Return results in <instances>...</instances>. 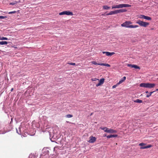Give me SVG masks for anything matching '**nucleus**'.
Here are the masks:
<instances>
[{"mask_svg":"<svg viewBox=\"0 0 158 158\" xmlns=\"http://www.w3.org/2000/svg\"><path fill=\"white\" fill-rule=\"evenodd\" d=\"M155 85L154 83H141L139 85L140 87L150 89L153 88Z\"/></svg>","mask_w":158,"mask_h":158,"instance_id":"obj_1","label":"nucleus"},{"mask_svg":"<svg viewBox=\"0 0 158 158\" xmlns=\"http://www.w3.org/2000/svg\"><path fill=\"white\" fill-rule=\"evenodd\" d=\"M131 5L127 4H121L118 5H114L112 6V8H120L125 7H130Z\"/></svg>","mask_w":158,"mask_h":158,"instance_id":"obj_2","label":"nucleus"},{"mask_svg":"<svg viewBox=\"0 0 158 158\" xmlns=\"http://www.w3.org/2000/svg\"><path fill=\"white\" fill-rule=\"evenodd\" d=\"M136 23L139 24L140 26L144 27H146L149 24V23L144 22L139 20H137Z\"/></svg>","mask_w":158,"mask_h":158,"instance_id":"obj_3","label":"nucleus"},{"mask_svg":"<svg viewBox=\"0 0 158 158\" xmlns=\"http://www.w3.org/2000/svg\"><path fill=\"white\" fill-rule=\"evenodd\" d=\"M132 23L129 21H127L121 24L122 27H125L127 28H131Z\"/></svg>","mask_w":158,"mask_h":158,"instance_id":"obj_4","label":"nucleus"},{"mask_svg":"<svg viewBox=\"0 0 158 158\" xmlns=\"http://www.w3.org/2000/svg\"><path fill=\"white\" fill-rule=\"evenodd\" d=\"M60 15H73V13L72 12L69 11H65L60 12L59 13Z\"/></svg>","mask_w":158,"mask_h":158,"instance_id":"obj_5","label":"nucleus"},{"mask_svg":"<svg viewBox=\"0 0 158 158\" xmlns=\"http://www.w3.org/2000/svg\"><path fill=\"white\" fill-rule=\"evenodd\" d=\"M145 144L143 143H140L139 144V145L141 146V147H140V148L141 149H146L151 148L152 147V145H148L147 146H145Z\"/></svg>","mask_w":158,"mask_h":158,"instance_id":"obj_6","label":"nucleus"},{"mask_svg":"<svg viewBox=\"0 0 158 158\" xmlns=\"http://www.w3.org/2000/svg\"><path fill=\"white\" fill-rule=\"evenodd\" d=\"M127 65L128 67H131L132 68H134L135 69H138L139 70L140 69V67L136 65L127 64Z\"/></svg>","mask_w":158,"mask_h":158,"instance_id":"obj_7","label":"nucleus"},{"mask_svg":"<svg viewBox=\"0 0 158 158\" xmlns=\"http://www.w3.org/2000/svg\"><path fill=\"white\" fill-rule=\"evenodd\" d=\"M89 139L88 142L90 143H94L96 139V138L94 136H91L89 138Z\"/></svg>","mask_w":158,"mask_h":158,"instance_id":"obj_8","label":"nucleus"},{"mask_svg":"<svg viewBox=\"0 0 158 158\" xmlns=\"http://www.w3.org/2000/svg\"><path fill=\"white\" fill-rule=\"evenodd\" d=\"M102 53L103 54H105L108 56H111L115 54V53L114 52H103Z\"/></svg>","mask_w":158,"mask_h":158,"instance_id":"obj_9","label":"nucleus"},{"mask_svg":"<svg viewBox=\"0 0 158 158\" xmlns=\"http://www.w3.org/2000/svg\"><path fill=\"white\" fill-rule=\"evenodd\" d=\"M104 78L101 79L99 81V83L96 85V86L98 87L99 86L101 85L102 84L104 83Z\"/></svg>","mask_w":158,"mask_h":158,"instance_id":"obj_10","label":"nucleus"},{"mask_svg":"<svg viewBox=\"0 0 158 158\" xmlns=\"http://www.w3.org/2000/svg\"><path fill=\"white\" fill-rule=\"evenodd\" d=\"M117 131L116 130H114L111 129H109L107 133H117Z\"/></svg>","mask_w":158,"mask_h":158,"instance_id":"obj_11","label":"nucleus"},{"mask_svg":"<svg viewBox=\"0 0 158 158\" xmlns=\"http://www.w3.org/2000/svg\"><path fill=\"white\" fill-rule=\"evenodd\" d=\"M117 14V10H116L114 11H111L110 12L108 13H107L106 15H112Z\"/></svg>","mask_w":158,"mask_h":158,"instance_id":"obj_12","label":"nucleus"},{"mask_svg":"<svg viewBox=\"0 0 158 158\" xmlns=\"http://www.w3.org/2000/svg\"><path fill=\"white\" fill-rule=\"evenodd\" d=\"M127 11V10L125 9H121L119 10H117V14L119 13H122L124 12H125Z\"/></svg>","mask_w":158,"mask_h":158,"instance_id":"obj_13","label":"nucleus"},{"mask_svg":"<svg viewBox=\"0 0 158 158\" xmlns=\"http://www.w3.org/2000/svg\"><path fill=\"white\" fill-rule=\"evenodd\" d=\"M118 135H110L106 136L107 138H110L112 137H117Z\"/></svg>","mask_w":158,"mask_h":158,"instance_id":"obj_14","label":"nucleus"},{"mask_svg":"<svg viewBox=\"0 0 158 158\" xmlns=\"http://www.w3.org/2000/svg\"><path fill=\"white\" fill-rule=\"evenodd\" d=\"M100 129L104 130V131L107 132H108L109 128L106 127H101Z\"/></svg>","mask_w":158,"mask_h":158,"instance_id":"obj_15","label":"nucleus"},{"mask_svg":"<svg viewBox=\"0 0 158 158\" xmlns=\"http://www.w3.org/2000/svg\"><path fill=\"white\" fill-rule=\"evenodd\" d=\"M100 65H103L106 66L108 67H110V65L108 64H105V63H101V64H99Z\"/></svg>","mask_w":158,"mask_h":158,"instance_id":"obj_16","label":"nucleus"},{"mask_svg":"<svg viewBox=\"0 0 158 158\" xmlns=\"http://www.w3.org/2000/svg\"><path fill=\"white\" fill-rule=\"evenodd\" d=\"M110 8V7L107 6H103V9L104 10H108Z\"/></svg>","mask_w":158,"mask_h":158,"instance_id":"obj_17","label":"nucleus"},{"mask_svg":"<svg viewBox=\"0 0 158 158\" xmlns=\"http://www.w3.org/2000/svg\"><path fill=\"white\" fill-rule=\"evenodd\" d=\"M8 43V42L6 41H0V45H5L7 44Z\"/></svg>","mask_w":158,"mask_h":158,"instance_id":"obj_18","label":"nucleus"},{"mask_svg":"<svg viewBox=\"0 0 158 158\" xmlns=\"http://www.w3.org/2000/svg\"><path fill=\"white\" fill-rule=\"evenodd\" d=\"M144 19L148 20H151V18L149 17L144 16Z\"/></svg>","mask_w":158,"mask_h":158,"instance_id":"obj_19","label":"nucleus"},{"mask_svg":"<svg viewBox=\"0 0 158 158\" xmlns=\"http://www.w3.org/2000/svg\"><path fill=\"white\" fill-rule=\"evenodd\" d=\"M20 2V1H19V2H17V1H15L14 2H11L10 3V5H14L15 4H16L18 3H19V2Z\"/></svg>","mask_w":158,"mask_h":158,"instance_id":"obj_20","label":"nucleus"},{"mask_svg":"<svg viewBox=\"0 0 158 158\" xmlns=\"http://www.w3.org/2000/svg\"><path fill=\"white\" fill-rule=\"evenodd\" d=\"M92 64H95V65H100V64H101V63H97L96 61H93L91 62Z\"/></svg>","mask_w":158,"mask_h":158,"instance_id":"obj_21","label":"nucleus"},{"mask_svg":"<svg viewBox=\"0 0 158 158\" xmlns=\"http://www.w3.org/2000/svg\"><path fill=\"white\" fill-rule=\"evenodd\" d=\"M134 102L137 103H141L142 102V101L141 100L137 99V100L134 101Z\"/></svg>","mask_w":158,"mask_h":158,"instance_id":"obj_22","label":"nucleus"},{"mask_svg":"<svg viewBox=\"0 0 158 158\" xmlns=\"http://www.w3.org/2000/svg\"><path fill=\"white\" fill-rule=\"evenodd\" d=\"M155 91H153V92H150V93H149L148 94H147V95H146V97L147 98H148L149 96H151V95H152V94Z\"/></svg>","mask_w":158,"mask_h":158,"instance_id":"obj_23","label":"nucleus"},{"mask_svg":"<svg viewBox=\"0 0 158 158\" xmlns=\"http://www.w3.org/2000/svg\"><path fill=\"white\" fill-rule=\"evenodd\" d=\"M138 27H139V26L137 25H131V28H136Z\"/></svg>","mask_w":158,"mask_h":158,"instance_id":"obj_24","label":"nucleus"},{"mask_svg":"<svg viewBox=\"0 0 158 158\" xmlns=\"http://www.w3.org/2000/svg\"><path fill=\"white\" fill-rule=\"evenodd\" d=\"M8 40V39L6 37H0V40Z\"/></svg>","mask_w":158,"mask_h":158,"instance_id":"obj_25","label":"nucleus"},{"mask_svg":"<svg viewBox=\"0 0 158 158\" xmlns=\"http://www.w3.org/2000/svg\"><path fill=\"white\" fill-rule=\"evenodd\" d=\"M73 117V116L71 114H67L66 116V117L68 118H72Z\"/></svg>","mask_w":158,"mask_h":158,"instance_id":"obj_26","label":"nucleus"},{"mask_svg":"<svg viewBox=\"0 0 158 158\" xmlns=\"http://www.w3.org/2000/svg\"><path fill=\"white\" fill-rule=\"evenodd\" d=\"M123 80L122 79H121V80H120L119 82L117 84V85H119L123 83Z\"/></svg>","mask_w":158,"mask_h":158,"instance_id":"obj_27","label":"nucleus"},{"mask_svg":"<svg viewBox=\"0 0 158 158\" xmlns=\"http://www.w3.org/2000/svg\"><path fill=\"white\" fill-rule=\"evenodd\" d=\"M144 15H141L139 16V18L140 19H144Z\"/></svg>","mask_w":158,"mask_h":158,"instance_id":"obj_28","label":"nucleus"},{"mask_svg":"<svg viewBox=\"0 0 158 158\" xmlns=\"http://www.w3.org/2000/svg\"><path fill=\"white\" fill-rule=\"evenodd\" d=\"M91 80L93 81H97V80H98V79H97L96 78H92L91 79Z\"/></svg>","mask_w":158,"mask_h":158,"instance_id":"obj_29","label":"nucleus"},{"mask_svg":"<svg viewBox=\"0 0 158 158\" xmlns=\"http://www.w3.org/2000/svg\"><path fill=\"white\" fill-rule=\"evenodd\" d=\"M67 63L70 65H75L76 64L74 63Z\"/></svg>","mask_w":158,"mask_h":158,"instance_id":"obj_30","label":"nucleus"},{"mask_svg":"<svg viewBox=\"0 0 158 158\" xmlns=\"http://www.w3.org/2000/svg\"><path fill=\"white\" fill-rule=\"evenodd\" d=\"M16 13V11H11V12H9L8 13V14H12L15 13Z\"/></svg>","mask_w":158,"mask_h":158,"instance_id":"obj_31","label":"nucleus"},{"mask_svg":"<svg viewBox=\"0 0 158 158\" xmlns=\"http://www.w3.org/2000/svg\"><path fill=\"white\" fill-rule=\"evenodd\" d=\"M6 17H4L2 16H0V19H4Z\"/></svg>","mask_w":158,"mask_h":158,"instance_id":"obj_32","label":"nucleus"},{"mask_svg":"<svg viewBox=\"0 0 158 158\" xmlns=\"http://www.w3.org/2000/svg\"><path fill=\"white\" fill-rule=\"evenodd\" d=\"M118 85H117L116 84L115 85H113V86H112V88L114 89V88H115L116 87V86H117Z\"/></svg>","mask_w":158,"mask_h":158,"instance_id":"obj_33","label":"nucleus"},{"mask_svg":"<svg viewBox=\"0 0 158 158\" xmlns=\"http://www.w3.org/2000/svg\"><path fill=\"white\" fill-rule=\"evenodd\" d=\"M124 81L126 79V77H123L122 78Z\"/></svg>","mask_w":158,"mask_h":158,"instance_id":"obj_34","label":"nucleus"},{"mask_svg":"<svg viewBox=\"0 0 158 158\" xmlns=\"http://www.w3.org/2000/svg\"><path fill=\"white\" fill-rule=\"evenodd\" d=\"M19 133L18 132L17 130V132L19 134H20L21 133V131L20 130H19Z\"/></svg>","mask_w":158,"mask_h":158,"instance_id":"obj_35","label":"nucleus"},{"mask_svg":"<svg viewBox=\"0 0 158 158\" xmlns=\"http://www.w3.org/2000/svg\"><path fill=\"white\" fill-rule=\"evenodd\" d=\"M13 89H14L13 88H11V90H10L11 92H12L13 91Z\"/></svg>","mask_w":158,"mask_h":158,"instance_id":"obj_36","label":"nucleus"},{"mask_svg":"<svg viewBox=\"0 0 158 158\" xmlns=\"http://www.w3.org/2000/svg\"><path fill=\"white\" fill-rule=\"evenodd\" d=\"M107 136L106 135V134H105V135L103 136H104H104Z\"/></svg>","mask_w":158,"mask_h":158,"instance_id":"obj_37","label":"nucleus"},{"mask_svg":"<svg viewBox=\"0 0 158 158\" xmlns=\"http://www.w3.org/2000/svg\"><path fill=\"white\" fill-rule=\"evenodd\" d=\"M145 93H148V91H146L145 92Z\"/></svg>","mask_w":158,"mask_h":158,"instance_id":"obj_38","label":"nucleus"},{"mask_svg":"<svg viewBox=\"0 0 158 158\" xmlns=\"http://www.w3.org/2000/svg\"><path fill=\"white\" fill-rule=\"evenodd\" d=\"M156 90L158 91V89H156Z\"/></svg>","mask_w":158,"mask_h":158,"instance_id":"obj_39","label":"nucleus"},{"mask_svg":"<svg viewBox=\"0 0 158 158\" xmlns=\"http://www.w3.org/2000/svg\"><path fill=\"white\" fill-rule=\"evenodd\" d=\"M92 114H93V113H91V114H90V115H92Z\"/></svg>","mask_w":158,"mask_h":158,"instance_id":"obj_40","label":"nucleus"},{"mask_svg":"<svg viewBox=\"0 0 158 158\" xmlns=\"http://www.w3.org/2000/svg\"><path fill=\"white\" fill-rule=\"evenodd\" d=\"M19 130H20V128L19 127Z\"/></svg>","mask_w":158,"mask_h":158,"instance_id":"obj_41","label":"nucleus"}]
</instances>
